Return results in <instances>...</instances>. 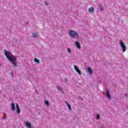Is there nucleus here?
<instances>
[{"label":"nucleus","instance_id":"a211bd4d","mask_svg":"<svg viewBox=\"0 0 128 128\" xmlns=\"http://www.w3.org/2000/svg\"><path fill=\"white\" fill-rule=\"evenodd\" d=\"M97 118H98V120H100V114H97Z\"/></svg>","mask_w":128,"mask_h":128},{"label":"nucleus","instance_id":"f257e3e1","mask_svg":"<svg viewBox=\"0 0 128 128\" xmlns=\"http://www.w3.org/2000/svg\"><path fill=\"white\" fill-rule=\"evenodd\" d=\"M4 54L6 58L10 62H11L14 66H18V64H16V57L12 55V53L8 51L7 50H5Z\"/></svg>","mask_w":128,"mask_h":128},{"label":"nucleus","instance_id":"f3484780","mask_svg":"<svg viewBox=\"0 0 128 128\" xmlns=\"http://www.w3.org/2000/svg\"><path fill=\"white\" fill-rule=\"evenodd\" d=\"M44 4L46 6H48V2H44Z\"/></svg>","mask_w":128,"mask_h":128},{"label":"nucleus","instance_id":"6ab92c4d","mask_svg":"<svg viewBox=\"0 0 128 128\" xmlns=\"http://www.w3.org/2000/svg\"><path fill=\"white\" fill-rule=\"evenodd\" d=\"M67 50H68V52H70V48H68Z\"/></svg>","mask_w":128,"mask_h":128},{"label":"nucleus","instance_id":"2eb2a0df","mask_svg":"<svg viewBox=\"0 0 128 128\" xmlns=\"http://www.w3.org/2000/svg\"><path fill=\"white\" fill-rule=\"evenodd\" d=\"M44 104H46V106H50V102H48V101L46 100H45Z\"/></svg>","mask_w":128,"mask_h":128},{"label":"nucleus","instance_id":"20e7f679","mask_svg":"<svg viewBox=\"0 0 128 128\" xmlns=\"http://www.w3.org/2000/svg\"><path fill=\"white\" fill-rule=\"evenodd\" d=\"M74 68L79 74H82V72H80V70L78 66L74 65Z\"/></svg>","mask_w":128,"mask_h":128},{"label":"nucleus","instance_id":"7ed1b4c3","mask_svg":"<svg viewBox=\"0 0 128 128\" xmlns=\"http://www.w3.org/2000/svg\"><path fill=\"white\" fill-rule=\"evenodd\" d=\"M120 44L121 46V48H122V50L123 52H126V45H124V42L122 40H120Z\"/></svg>","mask_w":128,"mask_h":128},{"label":"nucleus","instance_id":"4468645a","mask_svg":"<svg viewBox=\"0 0 128 128\" xmlns=\"http://www.w3.org/2000/svg\"><path fill=\"white\" fill-rule=\"evenodd\" d=\"M34 62H36L37 64H40V60H38V59L35 58L34 59Z\"/></svg>","mask_w":128,"mask_h":128},{"label":"nucleus","instance_id":"423d86ee","mask_svg":"<svg viewBox=\"0 0 128 128\" xmlns=\"http://www.w3.org/2000/svg\"><path fill=\"white\" fill-rule=\"evenodd\" d=\"M106 96L109 100H110V91L108 90H106Z\"/></svg>","mask_w":128,"mask_h":128},{"label":"nucleus","instance_id":"0eeeda50","mask_svg":"<svg viewBox=\"0 0 128 128\" xmlns=\"http://www.w3.org/2000/svg\"><path fill=\"white\" fill-rule=\"evenodd\" d=\"M88 10V12L90 14H92V12H94V6H90Z\"/></svg>","mask_w":128,"mask_h":128},{"label":"nucleus","instance_id":"f03ea898","mask_svg":"<svg viewBox=\"0 0 128 128\" xmlns=\"http://www.w3.org/2000/svg\"><path fill=\"white\" fill-rule=\"evenodd\" d=\"M69 36L70 38H80L78 34L76 33V32L74 30H70L69 31Z\"/></svg>","mask_w":128,"mask_h":128},{"label":"nucleus","instance_id":"aec40b11","mask_svg":"<svg viewBox=\"0 0 128 128\" xmlns=\"http://www.w3.org/2000/svg\"><path fill=\"white\" fill-rule=\"evenodd\" d=\"M124 96H126V98H128V95L126 94Z\"/></svg>","mask_w":128,"mask_h":128},{"label":"nucleus","instance_id":"393cba45","mask_svg":"<svg viewBox=\"0 0 128 128\" xmlns=\"http://www.w3.org/2000/svg\"><path fill=\"white\" fill-rule=\"evenodd\" d=\"M81 100H84V99H83L82 98Z\"/></svg>","mask_w":128,"mask_h":128},{"label":"nucleus","instance_id":"f8f14e48","mask_svg":"<svg viewBox=\"0 0 128 128\" xmlns=\"http://www.w3.org/2000/svg\"><path fill=\"white\" fill-rule=\"evenodd\" d=\"M76 46L78 48H80V44L79 42H76Z\"/></svg>","mask_w":128,"mask_h":128},{"label":"nucleus","instance_id":"4be33fe9","mask_svg":"<svg viewBox=\"0 0 128 128\" xmlns=\"http://www.w3.org/2000/svg\"><path fill=\"white\" fill-rule=\"evenodd\" d=\"M68 80L66 78L65 79V82H68Z\"/></svg>","mask_w":128,"mask_h":128},{"label":"nucleus","instance_id":"6e6552de","mask_svg":"<svg viewBox=\"0 0 128 128\" xmlns=\"http://www.w3.org/2000/svg\"><path fill=\"white\" fill-rule=\"evenodd\" d=\"M11 106H12V110L13 112H14V110H16V106H14V102L12 103Z\"/></svg>","mask_w":128,"mask_h":128},{"label":"nucleus","instance_id":"39448f33","mask_svg":"<svg viewBox=\"0 0 128 128\" xmlns=\"http://www.w3.org/2000/svg\"><path fill=\"white\" fill-rule=\"evenodd\" d=\"M16 112L18 114H20V106H18V103H16Z\"/></svg>","mask_w":128,"mask_h":128},{"label":"nucleus","instance_id":"9d476101","mask_svg":"<svg viewBox=\"0 0 128 128\" xmlns=\"http://www.w3.org/2000/svg\"><path fill=\"white\" fill-rule=\"evenodd\" d=\"M57 88L58 90H60V92H62V94H64V90H62V87H60V86L58 85Z\"/></svg>","mask_w":128,"mask_h":128},{"label":"nucleus","instance_id":"ddd939ff","mask_svg":"<svg viewBox=\"0 0 128 128\" xmlns=\"http://www.w3.org/2000/svg\"><path fill=\"white\" fill-rule=\"evenodd\" d=\"M26 126L27 128H32V124L30 123L29 122H26Z\"/></svg>","mask_w":128,"mask_h":128},{"label":"nucleus","instance_id":"1a4fd4ad","mask_svg":"<svg viewBox=\"0 0 128 128\" xmlns=\"http://www.w3.org/2000/svg\"><path fill=\"white\" fill-rule=\"evenodd\" d=\"M32 37L34 38H38V32H32Z\"/></svg>","mask_w":128,"mask_h":128},{"label":"nucleus","instance_id":"9b49d317","mask_svg":"<svg viewBox=\"0 0 128 128\" xmlns=\"http://www.w3.org/2000/svg\"><path fill=\"white\" fill-rule=\"evenodd\" d=\"M88 72L90 74H92V68L88 67L87 68Z\"/></svg>","mask_w":128,"mask_h":128},{"label":"nucleus","instance_id":"dca6fc26","mask_svg":"<svg viewBox=\"0 0 128 128\" xmlns=\"http://www.w3.org/2000/svg\"><path fill=\"white\" fill-rule=\"evenodd\" d=\"M67 106H68L69 110H72V106H70V104H68V105H67Z\"/></svg>","mask_w":128,"mask_h":128},{"label":"nucleus","instance_id":"b1692460","mask_svg":"<svg viewBox=\"0 0 128 128\" xmlns=\"http://www.w3.org/2000/svg\"><path fill=\"white\" fill-rule=\"evenodd\" d=\"M35 92H36V94H38V92L36 90L35 91Z\"/></svg>","mask_w":128,"mask_h":128},{"label":"nucleus","instance_id":"5701e85b","mask_svg":"<svg viewBox=\"0 0 128 128\" xmlns=\"http://www.w3.org/2000/svg\"><path fill=\"white\" fill-rule=\"evenodd\" d=\"M65 102L68 105V102L66 101Z\"/></svg>","mask_w":128,"mask_h":128},{"label":"nucleus","instance_id":"412c9836","mask_svg":"<svg viewBox=\"0 0 128 128\" xmlns=\"http://www.w3.org/2000/svg\"><path fill=\"white\" fill-rule=\"evenodd\" d=\"M100 12H103L104 11V9H101L100 10Z\"/></svg>","mask_w":128,"mask_h":128}]
</instances>
